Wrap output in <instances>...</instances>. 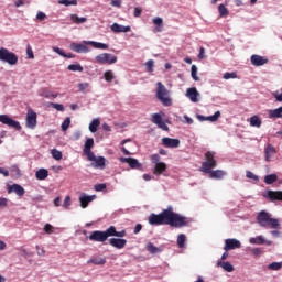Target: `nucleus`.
I'll list each match as a JSON object with an SVG mask.
<instances>
[{
    "label": "nucleus",
    "mask_w": 282,
    "mask_h": 282,
    "mask_svg": "<svg viewBox=\"0 0 282 282\" xmlns=\"http://www.w3.org/2000/svg\"><path fill=\"white\" fill-rule=\"evenodd\" d=\"M269 118H282V106L280 108L269 110Z\"/></svg>",
    "instance_id": "36"
},
{
    "label": "nucleus",
    "mask_w": 282,
    "mask_h": 282,
    "mask_svg": "<svg viewBox=\"0 0 282 282\" xmlns=\"http://www.w3.org/2000/svg\"><path fill=\"white\" fill-rule=\"evenodd\" d=\"M110 237H127V230L118 231L115 226H110Z\"/></svg>",
    "instance_id": "31"
},
{
    "label": "nucleus",
    "mask_w": 282,
    "mask_h": 282,
    "mask_svg": "<svg viewBox=\"0 0 282 282\" xmlns=\"http://www.w3.org/2000/svg\"><path fill=\"white\" fill-rule=\"evenodd\" d=\"M246 177H248V180H254V182H259V176L254 175V173L251 171L246 172Z\"/></svg>",
    "instance_id": "55"
},
{
    "label": "nucleus",
    "mask_w": 282,
    "mask_h": 282,
    "mask_svg": "<svg viewBox=\"0 0 282 282\" xmlns=\"http://www.w3.org/2000/svg\"><path fill=\"white\" fill-rule=\"evenodd\" d=\"M95 199H96V195H91V196L85 195L79 197V203L83 208H87L90 202H94Z\"/></svg>",
    "instance_id": "25"
},
{
    "label": "nucleus",
    "mask_w": 282,
    "mask_h": 282,
    "mask_svg": "<svg viewBox=\"0 0 282 282\" xmlns=\"http://www.w3.org/2000/svg\"><path fill=\"white\" fill-rule=\"evenodd\" d=\"M150 226H177V214L169 207L161 214H151L148 218Z\"/></svg>",
    "instance_id": "1"
},
{
    "label": "nucleus",
    "mask_w": 282,
    "mask_h": 282,
    "mask_svg": "<svg viewBox=\"0 0 282 282\" xmlns=\"http://www.w3.org/2000/svg\"><path fill=\"white\" fill-rule=\"evenodd\" d=\"M166 171V164L165 163H156L154 167V173H158L159 175L164 173Z\"/></svg>",
    "instance_id": "40"
},
{
    "label": "nucleus",
    "mask_w": 282,
    "mask_h": 282,
    "mask_svg": "<svg viewBox=\"0 0 282 282\" xmlns=\"http://www.w3.org/2000/svg\"><path fill=\"white\" fill-rule=\"evenodd\" d=\"M41 96H43V98H58V94H54L50 90H43Z\"/></svg>",
    "instance_id": "48"
},
{
    "label": "nucleus",
    "mask_w": 282,
    "mask_h": 282,
    "mask_svg": "<svg viewBox=\"0 0 282 282\" xmlns=\"http://www.w3.org/2000/svg\"><path fill=\"white\" fill-rule=\"evenodd\" d=\"M108 237H111L110 227L106 229L105 231L95 230L89 236V241H96L97 243H105L107 241Z\"/></svg>",
    "instance_id": "6"
},
{
    "label": "nucleus",
    "mask_w": 282,
    "mask_h": 282,
    "mask_svg": "<svg viewBox=\"0 0 282 282\" xmlns=\"http://www.w3.org/2000/svg\"><path fill=\"white\" fill-rule=\"evenodd\" d=\"M257 221L262 228H265L267 226H271V228H279V226H281L279 219L272 218V215L265 210H261L258 214Z\"/></svg>",
    "instance_id": "2"
},
{
    "label": "nucleus",
    "mask_w": 282,
    "mask_h": 282,
    "mask_svg": "<svg viewBox=\"0 0 282 282\" xmlns=\"http://www.w3.org/2000/svg\"><path fill=\"white\" fill-rule=\"evenodd\" d=\"M111 32H115V34H120V33H127V32H131V26H124V25H120L118 23H113L110 26Z\"/></svg>",
    "instance_id": "22"
},
{
    "label": "nucleus",
    "mask_w": 282,
    "mask_h": 282,
    "mask_svg": "<svg viewBox=\"0 0 282 282\" xmlns=\"http://www.w3.org/2000/svg\"><path fill=\"white\" fill-rule=\"evenodd\" d=\"M270 63V59L268 57L261 56V55H252L251 56V64L254 67H261L263 65H268Z\"/></svg>",
    "instance_id": "14"
},
{
    "label": "nucleus",
    "mask_w": 282,
    "mask_h": 282,
    "mask_svg": "<svg viewBox=\"0 0 282 282\" xmlns=\"http://www.w3.org/2000/svg\"><path fill=\"white\" fill-rule=\"evenodd\" d=\"M78 89H79V91H82L83 94H85V91H87V89H89V83H82V84H78Z\"/></svg>",
    "instance_id": "54"
},
{
    "label": "nucleus",
    "mask_w": 282,
    "mask_h": 282,
    "mask_svg": "<svg viewBox=\"0 0 282 282\" xmlns=\"http://www.w3.org/2000/svg\"><path fill=\"white\" fill-rule=\"evenodd\" d=\"M151 122H153V124H156V127L159 129H162V131H169V126H166V123L164 122V120H162V115L160 113H153L151 116Z\"/></svg>",
    "instance_id": "10"
},
{
    "label": "nucleus",
    "mask_w": 282,
    "mask_h": 282,
    "mask_svg": "<svg viewBox=\"0 0 282 282\" xmlns=\"http://www.w3.org/2000/svg\"><path fill=\"white\" fill-rule=\"evenodd\" d=\"M105 188H107V185L105 183H100V184L95 185V191L97 193H100L101 191H105Z\"/></svg>",
    "instance_id": "56"
},
{
    "label": "nucleus",
    "mask_w": 282,
    "mask_h": 282,
    "mask_svg": "<svg viewBox=\"0 0 282 282\" xmlns=\"http://www.w3.org/2000/svg\"><path fill=\"white\" fill-rule=\"evenodd\" d=\"M207 174L209 175L210 180H223L226 172H224V170H209Z\"/></svg>",
    "instance_id": "24"
},
{
    "label": "nucleus",
    "mask_w": 282,
    "mask_h": 282,
    "mask_svg": "<svg viewBox=\"0 0 282 282\" xmlns=\"http://www.w3.org/2000/svg\"><path fill=\"white\" fill-rule=\"evenodd\" d=\"M218 12H219V17H221V18L228 17V14H229L228 8H226V6H224V4L218 6Z\"/></svg>",
    "instance_id": "45"
},
{
    "label": "nucleus",
    "mask_w": 282,
    "mask_h": 282,
    "mask_svg": "<svg viewBox=\"0 0 282 282\" xmlns=\"http://www.w3.org/2000/svg\"><path fill=\"white\" fill-rule=\"evenodd\" d=\"M156 98L164 107H171V105H173L169 95V89H166V86L161 82H158L156 84Z\"/></svg>",
    "instance_id": "3"
},
{
    "label": "nucleus",
    "mask_w": 282,
    "mask_h": 282,
    "mask_svg": "<svg viewBox=\"0 0 282 282\" xmlns=\"http://www.w3.org/2000/svg\"><path fill=\"white\" fill-rule=\"evenodd\" d=\"M26 55L29 56V58H34V52L32 51V46L29 44L26 47Z\"/></svg>",
    "instance_id": "61"
},
{
    "label": "nucleus",
    "mask_w": 282,
    "mask_h": 282,
    "mask_svg": "<svg viewBox=\"0 0 282 282\" xmlns=\"http://www.w3.org/2000/svg\"><path fill=\"white\" fill-rule=\"evenodd\" d=\"M162 144H163V147H166L167 149H176L177 139L163 138Z\"/></svg>",
    "instance_id": "26"
},
{
    "label": "nucleus",
    "mask_w": 282,
    "mask_h": 282,
    "mask_svg": "<svg viewBox=\"0 0 282 282\" xmlns=\"http://www.w3.org/2000/svg\"><path fill=\"white\" fill-rule=\"evenodd\" d=\"M206 161L202 163L199 171L202 173H210L212 169H217V160H215V152L205 153Z\"/></svg>",
    "instance_id": "4"
},
{
    "label": "nucleus",
    "mask_w": 282,
    "mask_h": 282,
    "mask_svg": "<svg viewBox=\"0 0 282 282\" xmlns=\"http://www.w3.org/2000/svg\"><path fill=\"white\" fill-rule=\"evenodd\" d=\"M94 149V139L89 138L85 141L84 144V153L89 158L90 160H94V152L91 151Z\"/></svg>",
    "instance_id": "15"
},
{
    "label": "nucleus",
    "mask_w": 282,
    "mask_h": 282,
    "mask_svg": "<svg viewBox=\"0 0 282 282\" xmlns=\"http://www.w3.org/2000/svg\"><path fill=\"white\" fill-rule=\"evenodd\" d=\"M197 118L200 120V122H204L206 120H208L209 122H217L219 118H221V112L216 111L213 116H209V117H204L202 115H198Z\"/></svg>",
    "instance_id": "23"
},
{
    "label": "nucleus",
    "mask_w": 282,
    "mask_h": 282,
    "mask_svg": "<svg viewBox=\"0 0 282 282\" xmlns=\"http://www.w3.org/2000/svg\"><path fill=\"white\" fill-rule=\"evenodd\" d=\"M47 175H50V172L46 169H40L36 173H35V177L36 180H47Z\"/></svg>",
    "instance_id": "32"
},
{
    "label": "nucleus",
    "mask_w": 282,
    "mask_h": 282,
    "mask_svg": "<svg viewBox=\"0 0 282 282\" xmlns=\"http://www.w3.org/2000/svg\"><path fill=\"white\" fill-rule=\"evenodd\" d=\"M36 113L33 109H29L26 112V127L29 129H34L36 127Z\"/></svg>",
    "instance_id": "13"
},
{
    "label": "nucleus",
    "mask_w": 282,
    "mask_h": 282,
    "mask_svg": "<svg viewBox=\"0 0 282 282\" xmlns=\"http://www.w3.org/2000/svg\"><path fill=\"white\" fill-rule=\"evenodd\" d=\"M276 180H279V176H276V174H269V175L264 176V182L267 184H274V182H276Z\"/></svg>",
    "instance_id": "42"
},
{
    "label": "nucleus",
    "mask_w": 282,
    "mask_h": 282,
    "mask_svg": "<svg viewBox=\"0 0 282 282\" xmlns=\"http://www.w3.org/2000/svg\"><path fill=\"white\" fill-rule=\"evenodd\" d=\"M0 122H2V124H7V127H10L11 129H15V131H21V123L13 120L8 115H0Z\"/></svg>",
    "instance_id": "9"
},
{
    "label": "nucleus",
    "mask_w": 282,
    "mask_h": 282,
    "mask_svg": "<svg viewBox=\"0 0 282 282\" xmlns=\"http://www.w3.org/2000/svg\"><path fill=\"white\" fill-rule=\"evenodd\" d=\"M224 78L225 80H230V78H237V73H225Z\"/></svg>",
    "instance_id": "59"
},
{
    "label": "nucleus",
    "mask_w": 282,
    "mask_h": 282,
    "mask_svg": "<svg viewBox=\"0 0 282 282\" xmlns=\"http://www.w3.org/2000/svg\"><path fill=\"white\" fill-rule=\"evenodd\" d=\"M193 221L192 218L184 217L182 215H177V228H184V226H188Z\"/></svg>",
    "instance_id": "29"
},
{
    "label": "nucleus",
    "mask_w": 282,
    "mask_h": 282,
    "mask_svg": "<svg viewBox=\"0 0 282 282\" xmlns=\"http://www.w3.org/2000/svg\"><path fill=\"white\" fill-rule=\"evenodd\" d=\"M152 23L155 25L154 32H162L164 30V20H162V18H154L152 20Z\"/></svg>",
    "instance_id": "28"
},
{
    "label": "nucleus",
    "mask_w": 282,
    "mask_h": 282,
    "mask_svg": "<svg viewBox=\"0 0 282 282\" xmlns=\"http://www.w3.org/2000/svg\"><path fill=\"white\" fill-rule=\"evenodd\" d=\"M59 6H78V0H59Z\"/></svg>",
    "instance_id": "46"
},
{
    "label": "nucleus",
    "mask_w": 282,
    "mask_h": 282,
    "mask_svg": "<svg viewBox=\"0 0 282 282\" xmlns=\"http://www.w3.org/2000/svg\"><path fill=\"white\" fill-rule=\"evenodd\" d=\"M186 96L189 98L192 102H199V91H197V88H187Z\"/></svg>",
    "instance_id": "20"
},
{
    "label": "nucleus",
    "mask_w": 282,
    "mask_h": 282,
    "mask_svg": "<svg viewBox=\"0 0 282 282\" xmlns=\"http://www.w3.org/2000/svg\"><path fill=\"white\" fill-rule=\"evenodd\" d=\"M218 268H223L226 272H235V267L230 262H217Z\"/></svg>",
    "instance_id": "33"
},
{
    "label": "nucleus",
    "mask_w": 282,
    "mask_h": 282,
    "mask_svg": "<svg viewBox=\"0 0 282 282\" xmlns=\"http://www.w3.org/2000/svg\"><path fill=\"white\" fill-rule=\"evenodd\" d=\"M249 243H252L253 246H263V243H265V238H263V236L250 238Z\"/></svg>",
    "instance_id": "34"
},
{
    "label": "nucleus",
    "mask_w": 282,
    "mask_h": 282,
    "mask_svg": "<svg viewBox=\"0 0 282 282\" xmlns=\"http://www.w3.org/2000/svg\"><path fill=\"white\" fill-rule=\"evenodd\" d=\"M67 70L68 72H83L84 68L80 64H70V65H68Z\"/></svg>",
    "instance_id": "44"
},
{
    "label": "nucleus",
    "mask_w": 282,
    "mask_h": 282,
    "mask_svg": "<svg viewBox=\"0 0 282 282\" xmlns=\"http://www.w3.org/2000/svg\"><path fill=\"white\" fill-rule=\"evenodd\" d=\"M8 206V198L0 197V208H6Z\"/></svg>",
    "instance_id": "64"
},
{
    "label": "nucleus",
    "mask_w": 282,
    "mask_h": 282,
    "mask_svg": "<svg viewBox=\"0 0 282 282\" xmlns=\"http://www.w3.org/2000/svg\"><path fill=\"white\" fill-rule=\"evenodd\" d=\"M177 246H178V248H186V235H184V234L178 235Z\"/></svg>",
    "instance_id": "39"
},
{
    "label": "nucleus",
    "mask_w": 282,
    "mask_h": 282,
    "mask_svg": "<svg viewBox=\"0 0 282 282\" xmlns=\"http://www.w3.org/2000/svg\"><path fill=\"white\" fill-rule=\"evenodd\" d=\"M147 72H153V67H155V62L150 59L145 63Z\"/></svg>",
    "instance_id": "52"
},
{
    "label": "nucleus",
    "mask_w": 282,
    "mask_h": 282,
    "mask_svg": "<svg viewBox=\"0 0 282 282\" xmlns=\"http://www.w3.org/2000/svg\"><path fill=\"white\" fill-rule=\"evenodd\" d=\"M120 162L123 164H129L130 169H142V164L138 159L133 158H120Z\"/></svg>",
    "instance_id": "16"
},
{
    "label": "nucleus",
    "mask_w": 282,
    "mask_h": 282,
    "mask_svg": "<svg viewBox=\"0 0 282 282\" xmlns=\"http://www.w3.org/2000/svg\"><path fill=\"white\" fill-rule=\"evenodd\" d=\"M8 193H15L19 197H23L25 195V188L19 184H13L8 187Z\"/></svg>",
    "instance_id": "21"
},
{
    "label": "nucleus",
    "mask_w": 282,
    "mask_h": 282,
    "mask_svg": "<svg viewBox=\"0 0 282 282\" xmlns=\"http://www.w3.org/2000/svg\"><path fill=\"white\" fill-rule=\"evenodd\" d=\"M274 155H276V148H274L272 144H267L264 148L265 162H271Z\"/></svg>",
    "instance_id": "19"
},
{
    "label": "nucleus",
    "mask_w": 282,
    "mask_h": 282,
    "mask_svg": "<svg viewBox=\"0 0 282 282\" xmlns=\"http://www.w3.org/2000/svg\"><path fill=\"white\" fill-rule=\"evenodd\" d=\"M53 109H56L57 111H65V106L63 104H51Z\"/></svg>",
    "instance_id": "58"
},
{
    "label": "nucleus",
    "mask_w": 282,
    "mask_h": 282,
    "mask_svg": "<svg viewBox=\"0 0 282 282\" xmlns=\"http://www.w3.org/2000/svg\"><path fill=\"white\" fill-rule=\"evenodd\" d=\"M69 124H72V119L67 117L62 123V131H67V129H69Z\"/></svg>",
    "instance_id": "50"
},
{
    "label": "nucleus",
    "mask_w": 282,
    "mask_h": 282,
    "mask_svg": "<svg viewBox=\"0 0 282 282\" xmlns=\"http://www.w3.org/2000/svg\"><path fill=\"white\" fill-rule=\"evenodd\" d=\"M263 197H265L270 202H282V191L269 189L265 194H263Z\"/></svg>",
    "instance_id": "11"
},
{
    "label": "nucleus",
    "mask_w": 282,
    "mask_h": 282,
    "mask_svg": "<svg viewBox=\"0 0 282 282\" xmlns=\"http://www.w3.org/2000/svg\"><path fill=\"white\" fill-rule=\"evenodd\" d=\"M151 162L153 163V164H160L161 162H160V154H153L152 156H151Z\"/></svg>",
    "instance_id": "62"
},
{
    "label": "nucleus",
    "mask_w": 282,
    "mask_h": 282,
    "mask_svg": "<svg viewBox=\"0 0 282 282\" xmlns=\"http://www.w3.org/2000/svg\"><path fill=\"white\" fill-rule=\"evenodd\" d=\"M250 126L257 127L258 129L261 127V119L257 116L250 118Z\"/></svg>",
    "instance_id": "41"
},
{
    "label": "nucleus",
    "mask_w": 282,
    "mask_h": 282,
    "mask_svg": "<svg viewBox=\"0 0 282 282\" xmlns=\"http://www.w3.org/2000/svg\"><path fill=\"white\" fill-rule=\"evenodd\" d=\"M191 76L193 80H196V82L199 80V77L197 76V67L195 65H192Z\"/></svg>",
    "instance_id": "51"
},
{
    "label": "nucleus",
    "mask_w": 282,
    "mask_h": 282,
    "mask_svg": "<svg viewBox=\"0 0 282 282\" xmlns=\"http://www.w3.org/2000/svg\"><path fill=\"white\" fill-rule=\"evenodd\" d=\"M109 245L112 246V248H117V250H122L127 246V239L122 238H110Z\"/></svg>",
    "instance_id": "17"
},
{
    "label": "nucleus",
    "mask_w": 282,
    "mask_h": 282,
    "mask_svg": "<svg viewBox=\"0 0 282 282\" xmlns=\"http://www.w3.org/2000/svg\"><path fill=\"white\" fill-rule=\"evenodd\" d=\"M70 50L73 52H76L77 54H88V52H90V50L87 45L79 44V43H72Z\"/></svg>",
    "instance_id": "18"
},
{
    "label": "nucleus",
    "mask_w": 282,
    "mask_h": 282,
    "mask_svg": "<svg viewBox=\"0 0 282 282\" xmlns=\"http://www.w3.org/2000/svg\"><path fill=\"white\" fill-rule=\"evenodd\" d=\"M145 250L150 253V254H160V252H162V247H155V245H153V242H148L145 246Z\"/></svg>",
    "instance_id": "27"
},
{
    "label": "nucleus",
    "mask_w": 282,
    "mask_h": 282,
    "mask_svg": "<svg viewBox=\"0 0 282 282\" xmlns=\"http://www.w3.org/2000/svg\"><path fill=\"white\" fill-rule=\"evenodd\" d=\"M237 248H241V241L235 238H229L225 240L224 250H226V252H228V250H237Z\"/></svg>",
    "instance_id": "12"
},
{
    "label": "nucleus",
    "mask_w": 282,
    "mask_h": 282,
    "mask_svg": "<svg viewBox=\"0 0 282 282\" xmlns=\"http://www.w3.org/2000/svg\"><path fill=\"white\" fill-rule=\"evenodd\" d=\"M88 45H91L95 50H109V45L101 42L90 41L88 42Z\"/></svg>",
    "instance_id": "35"
},
{
    "label": "nucleus",
    "mask_w": 282,
    "mask_h": 282,
    "mask_svg": "<svg viewBox=\"0 0 282 282\" xmlns=\"http://www.w3.org/2000/svg\"><path fill=\"white\" fill-rule=\"evenodd\" d=\"M88 263H93L94 265H105L107 263V259L102 257H94L88 260Z\"/></svg>",
    "instance_id": "30"
},
{
    "label": "nucleus",
    "mask_w": 282,
    "mask_h": 282,
    "mask_svg": "<svg viewBox=\"0 0 282 282\" xmlns=\"http://www.w3.org/2000/svg\"><path fill=\"white\" fill-rule=\"evenodd\" d=\"M51 154H52V158H53L54 160H63V152H61V151H58V150H56V149H53V150L51 151Z\"/></svg>",
    "instance_id": "47"
},
{
    "label": "nucleus",
    "mask_w": 282,
    "mask_h": 282,
    "mask_svg": "<svg viewBox=\"0 0 282 282\" xmlns=\"http://www.w3.org/2000/svg\"><path fill=\"white\" fill-rule=\"evenodd\" d=\"M133 14H134V17H135L137 19L140 18V17H142V8L135 7Z\"/></svg>",
    "instance_id": "63"
},
{
    "label": "nucleus",
    "mask_w": 282,
    "mask_h": 282,
    "mask_svg": "<svg viewBox=\"0 0 282 282\" xmlns=\"http://www.w3.org/2000/svg\"><path fill=\"white\" fill-rule=\"evenodd\" d=\"M70 21L80 25V23H87V18H79L78 14H70Z\"/></svg>",
    "instance_id": "38"
},
{
    "label": "nucleus",
    "mask_w": 282,
    "mask_h": 282,
    "mask_svg": "<svg viewBox=\"0 0 282 282\" xmlns=\"http://www.w3.org/2000/svg\"><path fill=\"white\" fill-rule=\"evenodd\" d=\"M69 206H72V197L70 196H66L63 203V208H65L66 210L69 208Z\"/></svg>",
    "instance_id": "53"
},
{
    "label": "nucleus",
    "mask_w": 282,
    "mask_h": 282,
    "mask_svg": "<svg viewBox=\"0 0 282 282\" xmlns=\"http://www.w3.org/2000/svg\"><path fill=\"white\" fill-rule=\"evenodd\" d=\"M269 270L279 271L282 268V262H272L268 265Z\"/></svg>",
    "instance_id": "49"
},
{
    "label": "nucleus",
    "mask_w": 282,
    "mask_h": 282,
    "mask_svg": "<svg viewBox=\"0 0 282 282\" xmlns=\"http://www.w3.org/2000/svg\"><path fill=\"white\" fill-rule=\"evenodd\" d=\"M104 78L107 83H111L113 78H116V75H113V70H106L104 73Z\"/></svg>",
    "instance_id": "43"
},
{
    "label": "nucleus",
    "mask_w": 282,
    "mask_h": 282,
    "mask_svg": "<svg viewBox=\"0 0 282 282\" xmlns=\"http://www.w3.org/2000/svg\"><path fill=\"white\" fill-rule=\"evenodd\" d=\"M0 61L8 63V65H17L19 63V56L6 47H0Z\"/></svg>",
    "instance_id": "5"
},
{
    "label": "nucleus",
    "mask_w": 282,
    "mask_h": 282,
    "mask_svg": "<svg viewBox=\"0 0 282 282\" xmlns=\"http://www.w3.org/2000/svg\"><path fill=\"white\" fill-rule=\"evenodd\" d=\"M95 62L99 65H115V63H118V56L110 53H101L95 57Z\"/></svg>",
    "instance_id": "7"
},
{
    "label": "nucleus",
    "mask_w": 282,
    "mask_h": 282,
    "mask_svg": "<svg viewBox=\"0 0 282 282\" xmlns=\"http://www.w3.org/2000/svg\"><path fill=\"white\" fill-rule=\"evenodd\" d=\"M110 6H112L113 8H121L122 0H111Z\"/></svg>",
    "instance_id": "60"
},
{
    "label": "nucleus",
    "mask_w": 282,
    "mask_h": 282,
    "mask_svg": "<svg viewBox=\"0 0 282 282\" xmlns=\"http://www.w3.org/2000/svg\"><path fill=\"white\" fill-rule=\"evenodd\" d=\"M100 127V119H94L89 124V131L90 133H96L98 131V128Z\"/></svg>",
    "instance_id": "37"
},
{
    "label": "nucleus",
    "mask_w": 282,
    "mask_h": 282,
    "mask_svg": "<svg viewBox=\"0 0 282 282\" xmlns=\"http://www.w3.org/2000/svg\"><path fill=\"white\" fill-rule=\"evenodd\" d=\"M44 231H46L47 235H52L54 232V226H52L51 224H46L44 226Z\"/></svg>",
    "instance_id": "57"
},
{
    "label": "nucleus",
    "mask_w": 282,
    "mask_h": 282,
    "mask_svg": "<svg viewBox=\"0 0 282 282\" xmlns=\"http://www.w3.org/2000/svg\"><path fill=\"white\" fill-rule=\"evenodd\" d=\"M87 160L89 162H93L90 164L93 169H100L101 171H104V169H106L107 166V159H105V156H96V154H93V159L87 158Z\"/></svg>",
    "instance_id": "8"
}]
</instances>
